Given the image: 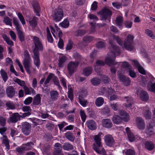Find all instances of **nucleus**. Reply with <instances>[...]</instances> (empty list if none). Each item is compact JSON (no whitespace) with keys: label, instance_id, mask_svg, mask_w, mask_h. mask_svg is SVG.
Instances as JSON below:
<instances>
[{"label":"nucleus","instance_id":"1","mask_svg":"<svg viewBox=\"0 0 155 155\" xmlns=\"http://www.w3.org/2000/svg\"><path fill=\"white\" fill-rule=\"evenodd\" d=\"M109 43L110 45V48H112V51L108 53V56L106 58L105 61L107 65L111 66L117 64V63L115 61V59L116 54L117 55H120V50L117 46L113 43L112 41H110Z\"/></svg>","mask_w":155,"mask_h":155},{"label":"nucleus","instance_id":"2","mask_svg":"<svg viewBox=\"0 0 155 155\" xmlns=\"http://www.w3.org/2000/svg\"><path fill=\"white\" fill-rule=\"evenodd\" d=\"M24 59L23 63L24 68L28 74H30L31 71L30 70L31 59L30 55L27 50H25L24 53Z\"/></svg>","mask_w":155,"mask_h":155},{"label":"nucleus","instance_id":"3","mask_svg":"<svg viewBox=\"0 0 155 155\" xmlns=\"http://www.w3.org/2000/svg\"><path fill=\"white\" fill-rule=\"evenodd\" d=\"M134 37L130 35H127V38L124 41V46L127 50L130 51L133 50L134 47Z\"/></svg>","mask_w":155,"mask_h":155},{"label":"nucleus","instance_id":"4","mask_svg":"<svg viewBox=\"0 0 155 155\" xmlns=\"http://www.w3.org/2000/svg\"><path fill=\"white\" fill-rule=\"evenodd\" d=\"M32 37V41L35 46V48L33 50V53L36 52H39V51H42L43 46L40 38L36 36H33Z\"/></svg>","mask_w":155,"mask_h":155},{"label":"nucleus","instance_id":"5","mask_svg":"<svg viewBox=\"0 0 155 155\" xmlns=\"http://www.w3.org/2000/svg\"><path fill=\"white\" fill-rule=\"evenodd\" d=\"M97 13L101 15V20H107L109 22L110 21V17L112 15V13L109 9L104 8Z\"/></svg>","mask_w":155,"mask_h":155},{"label":"nucleus","instance_id":"6","mask_svg":"<svg viewBox=\"0 0 155 155\" xmlns=\"http://www.w3.org/2000/svg\"><path fill=\"white\" fill-rule=\"evenodd\" d=\"M64 15V13L62 10L58 8L54 10L52 14L53 19L57 22L60 21Z\"/></svg>","mask_w":155,"mask_h":155},{"label":"nucleus","instance_id":"7","mask_svg":"<svg viewBox=\"0 0 155 155\" xmlns=\"http://www.w3.org/2000/svg\"><path fill=\"white\" fill-rule=\"evenodd\" d=\"M102 135V133H99L97 135L94 136V139L95 141V143L93 144V149L94 150H97V149L99 148H101L102 147L101 142V136Z\"/></svg>","mask_w":155,"mask_h":155},{"label":"nucleus","instance_id":"8","mask_svg":"<svg viewBox=\"0 0 155 155\" xmlns=\"http://www.w3.org/2000/svg\"><path fill=\"white\" fill-rule=\"evenodd\" d=\"M24 116L20 115L18 113L12 114L8 118L7 122L8 123H15L20 120V118H24Z\"/></svg>","mask_w":155,"mask_h":155},{"label":"nucleus","instance_id":"9","mask_svg":"<svg viewBox=\"0 0 155 155\" xmlns=\"http://www.w3.org/2000/svg\"><path fill=\"white\" fill-rule=\"evenodd\" d=\"M79 63V62L76 61L75 62L71 61L68 64L67 68L70 76L74 73L78 66Z\"/></svg>","mask_w":155,"mask_h":155},{"label":"nucleus","instance_id":"10","mask_svg":"<svg viewBox=\"0 0 155 155\" xmlns=\"http://www.w3.org/2000/svg\"><path fill=\"white\" fill-rule=\"evenodd\" d=\"M31 130V125L29 123L25 122L21 123L22 132L25 135L28 136L29 135Z\"/></svg>","mask_w":155,"mask_h":155},{"label":"nucleus","instance_id":"11","mask_svg":"<svg viewBox=\"0 0 155 155\" xmlns=\"http://www.w3.org/2000/svg\"><path fill=\"white\" fill-rule=\"evenodd\" d=\"M104 139L106 145L109 147H112L115 144V141L111 135L107 134L105 136Z\"/></svg>","mask_w":155,"mask_h":155},{"label":"nucleus","instance_id":"12","mask_svg":"<svg viewBox=\"0 0 155 155\" xmlns=\"http://www.w3.org/2000/svg\"><path fill=\"white\" fill-rule=\"evenodd\" d=\"M118 77L120 81L122 82L124 85L127 86L130 85L131 80L129 78L120 74L118 75Z\"/></svg>","mask_w":155,"mask_h":155},{"label":"nucleus","instance_id":"13","mask_svg":"<svg viewBox=\"0 0 155 155\" xmlns=\"http://www.w3.org/2000/svg\"><path fill=\"white\" fill-rule=\"evenodd\" d=\"M147 90L150 91L155 93V78L152 76L147 86Z\"/></svg>","mask_w":155,"mask_h":155},{"label":"nucleus","instance_id":"14","mask_svg":"<svg viewBox=\"0 0 155 155\" xmlns=\"http://www.w3.org/2000/svg\"><path fill=\"white\" fill-rule=\"evenodd\" d=\"M136 124L137 127L140 130H143L145 126V124L144 120L141 117H137L136 120Z\"/></svg>","mask_w":155,"mask_h":155},{"label":"nucleus","instance_id":"15","mask_svg":"<svg viewBox=\"0 0 155 155\" xmlns=\"http://www.w3.org/2000/svg\"><path fill=\"white\" fill-rule=\"evenodd\" d=\"M38 19V18L36 16H34L33 18H32L28 16L27 17L26 20L27 21H28L31 26L32 28H35L37 25Z\"/></svg>","mask_w":155,"mask_h":155},{"label":"nucleus","instance_id":"16","mask_svg":"<svg viewBox=\"0 0 155 155\" xmlns=\"http://www.w3.org/2000/svg\"><path fill=\"white\" fill-rule=\"evenodd\" d=\"M33 53V55L32 57L33 59L34 64L36 67L39 68L41 64L39 58V53L36 52Z\"/></svg>","mask_w":155,"mask_h":155},{"label":"nucleus","instance_id":"17","mask_svg":"<svg viewBox=\"0 0 155 155\" xmlns=\"http://www.w3.org/2000/svg\"><path fill=\"white\" fill-rule=\"evenodd\" d=\"M6 92L7 96L10 98L14 97L16 93L15 88L12 86L8 87L6 89Z\"/></svg>","mask_w":155,"mask_h":155},{"label":"nucleus","instance_id":"18","mask_svg":"<svg viewBox=\"0 0 155 155\" xmlns=\"http://www.w3.org/2000/svg\"><path fill=\"white\" fill-rule=\"evenodd\" d=\"M86 125L87 127L91 130H95L97 129L96 123L93 120H87L86 122Z\"/></svg>","mask_w":155,"mask_h":155},{"label":"nucleus","instance_id":"19","mask_svg":"<svg viewBox=\"0 0 155 155\" xmlns=\"http://www.w3.org/2000/svg\"><path fill=\"white\" fill-rule=\"evenodd\" d=\"M124 98L127 102L125 105V107L131 108L134 104L133 98L130 96L125 97Z\"/></svg>","mask_w":155,"mask_h":155},{"label":"nucleus","instance_id":"20","mask_svg":"<svg viewBox=\"0 0 155 155\" xmlns=\"http://www.w3.org/2000/svg\"><path fill=\"white\" fill-rule=\"evenodd\" d=\"M102 122L103 126L107 128H110L112 127L113 125L111 120L108 119H103Z\"/></svg>","mask_w":155,"mask_h":155},{"label":"nucleus","instance_id":"21","mask_svg":"<svg viewBox=\"0 0 155 155\" xmlns=\"http://www.w3.org/2000/svg\"><path fill=\"white\" fill-rule=\"evenodd\" d=\"M22 110L24 112H26L23 114L22 115L24 116V118L30 116L31 114V110L29 106H25L22 107Z\"/></svg>","mask_w":155,"mask_h":155},{"label":"nucleus","instance_id":"22","mask_svg":"<svg viewBox=\"0 0 155 155\" xmlns=\"http://www.w3.org/2000/svg\"><path fill=\"white\" fill-rule=\"evenodd\" d=\"M32 6L34 12L36 14V15L40 16V12L41 11L40 7L37 2H35L32 3Z\"/></svg>","mask_w":155,"mask_h":155},{"label":"nucleus","instance_id":"23","mask_svg":"<svg viewBox=\"0 0 155 155\" xmlns=\"http://www.w3.org/2000/svg\"><path fill=\"white\" fill-rule=\"evenodd\" d=\"M139 96L141 100L143 101L148 100L149 98L147 92L143 91H142L140 92Z\"/></svg>","mask_w":155,"mask_h":155},{"label":"nucleus","instance_id":"24","mask_svg":"<svg viewBox=\"0 0 155 155\" xmlns=\"http://www.w3.org/2000/svg\"><path fill=\"white\" fill-rule=\"evenodd\" d=\"M145 147L147 150H151L154 149L155 146L152 141H146L145 143Z\"/></svg>","mask_w":155,"mask_h":155},{"label":"nucleus","instance_id":"25","mask_svg":"<svg viewBox=\"0 0 155 155\" xmlns=\"http://www.w3.org/2000/svg\"><path fill=\"white\" fill-rule=\"evenodd\" d=\"M41 99L40 94H38L34 97L32 104H31V105H38L40 104L41 103Z\"/></svg>","mask_w":155,"mask_h":155},{"label":"nucleus","instance_id":"26","mask_svg":"<svg viewBox=\"0 0 155 155\" xmlns=\"http://www.w3.org/2000/svg\"><path fill=\"white\" fill-rule=\"evenodd\" d=\"M51 146L49 145L46 144L44 145L42 149L43 153L46 154L47 155H51Z\"/></svg>","mask_w":155,"mask_h":155},{"label":"nucleus","instance_id":"27","mask_svg":"<svg viewBox=\"0 0 155 155\" xmlns=\"http://www.w3.org/2000/svg\"><path fill=\"white\" fill-rule=\"evenodd\" d=\"M23 88L25 95L30 94L31 93L33 94H35L36 93L35 91L31 87L28 88L26 85H25L24 86Z\"/></svg>","mask_w":155,"mask_h":155},{"label":"nucleus","instance_id":"28","mask_svg":"<svg viewBox=\"0 0 155 155\" xmlns=\"http://www.w3.org/2000/svg\"><path fill=\"white\" fill-rule=\"evenodd\" d=\"M119 114L121 115L122 119L124 121H127L129 120V116L127 114V113L123 110H120L119 111Z\"/></svg>","mask_w":155,"mask_h":155},{"label":"nucleus","instance_id":"29","mask_svg":"<svg viewBox=\"0 0 155 155\" xmlns=\"http://www.w3.org/2000/svg\"><path fill=\"white\" fill-rule=\"evenodd\" d=\"M66 138L69 140L74 142L75 140V137L73 134L70 131L67 132L65 134Z\"/></svg>","mask_w":155,"mask_h":155},{"label":"nucleus","instance_id":"30","mask_svg":"<svg viewBox=\"0 0 155 155\" xmlns=\"http://www.w3.org/2000/svg\"><path fill=\"white\" fill-rule=\"evenodd\" d=\"M67 60V57L65 56H62L59 58L58 59V66L60 68L63 67L64 64Z\"/></svg>","mask_w":155,"mask_h":155},{"label":"nucleus","instance_id":"31","mask_svg":"<svg viewBox=\"0 0 155 155\" xmlns=\"http://www.w3.org/2000/svg\"><path fill=\"white\" fill-rule=\"evenodd\" d=\"M104 103V98L101 97H99L97 98L95 100V105L98 107L102 106Z\"/></svg>","mask_w":155,"mask_h":155},{"label":"nucleus","instance_id":"32","mask_svg":"<svg viewBox=\"0 0 155 155\" xmlns=\"http://www.w3.org/2000/svg\"><path fill=\"white\" fill-rule=\"evenodd\" d=\"M28 149L26 147H24L23 146L17 147L15 150L20 154L22 155L24 153L25 151L28 150Z\"/></svg>","mask_w":155,"mask_h":155},{"label":"nucleus","instance_id":"33","mask_svg":"<svg viewBox=\"0 0 155 155\" xmlns=\"http://www.w3.org/2000/svg\"><path fill=\"white\" fill-rule=\"evenodd\" d=\"M122 120H123L122 118L117 115H114L112 118L113 122L116 124H120Z\"/></svg>","mask_w":155,"mask_h":155},{"label":"nucleus","instance_id":"34","mask_svg":"<svg viewBox=\"0 0 155 155\" xmlns=\"http://www.w3.org/2000/svg\"><path fill=\"white\" fill-rule=\"evenodd\" d=\"M3 138L2 139V143L6 147V149L9 150L10 149L9 140L6 135H3Z\"/></svg>","mask_w":155,"mask_h":155},{"label":"nucleus","instance_id":"35","mask_svg":"<svg viewBox=\"0 0 155 155\" xmlns=\"http://www.w3.org/2000/svg\"><path fill=\"white\" fill-rule=\"evenodd\" d=\"M62 148L64 150H72L74 148L73 145L69 143H65L63 146Z\"/></svg>","mask_w":155,"mask_h":155},{"label":"nucleus","instance_id":"36","mask_svg":"<svg viewBox=\"0 0 155 155\" xmlns=\"http://www.w3.org/2000/svg\"><path fill=\"white\" fill-rule=\"evenodd\" d=\"M58 93L56 91L53 90L50 92L51 98L53 100H56L58 97Z\"/></svg>","mask_w":155,"mask_h":155},{"label":"nucleus","instance_id":"37","mask_svg":"<svg viewBox=\"0 0 155 155\" xmlns=\"http://www.w3.org/2000/svg\"><path fill=\"white\" fill-rule=\"evenodd\" d=\"M54 147L55 149L54 152L57 153H61L62 150V147L61 145L59 143H55Z\"/></svg>","mask_w":155,"mask_h":155},{"label":"nucleus","instance_id":"38","mask_svg":"<svg viewBox=\"0 0 155 155\" xmlns=\"http://www.w3.org/2000/svg\"><path fill=\"white\" fill-rule=\"evenodd\" d=\"M7 110H14L15 108V106L14 103L10 101L7 102L5 104Z\"/></svg>","mask_w":155,"mask_h":155},{"label":"nucleus","instance_id":"39","mask_svg":"<svg viewBox=\"0 0 155 155\" xmlns=\"http://www.w3.org/2000/svg\"><path fill=\"white\" fill-rule=\"evenodd\" d=\"M21 29L17 30L16 31L18 38H19L21 42H22L25 40V37L23 33L21 30Z\"/></svg>","mask_w":155,"mask_h":155},{"label":"nucleus","instance_id":"40","mask_svg":"<svg viewBox=\"0 0 155 155\" xmlns=\"http://www.w3.org/2000/svg\"><path fill=\"white\" fill-rule=\"evenodd\" d=\"M96 65L95 66V70L97 72L99 71V69H98V67L100 66H104L105 64L103 61L97 60L96 62Z\"/></svg>","mask_w":155,"mask_h":155},{"label":"nucleus","instance_id":"41","mask_svg":"<svg viewBox=\"0 0 155 155\" xmlns=\"http://www.w3.org/2000/svg\"><path fill=\"white\" fill-rule=\"evenodd\" d=\"M116 23L117 25L119 27H121L123 23V19L122 17L121 16H118L116 18Z\"/></svg>","mask_w":155,"mask_h":155},{"label":"nucleus","instance_id":"42","mask_svg":"<svg viewBox=\"0 0 155 155\" xmlns=\"http://www.w3.org/2000/svg\"><path fill=\"white\" fill-rule=\"evenodd\" d=\"M145 33L147 36L150 37L152 39H155V35L151 30L149 29H146L145 30Z\"/></svg>","mask_w":155,"mask_h":155},{"label":"nucleus","instance_id":"43","mask_svg":"<svg viewBox=\"0 0 155 155\" xmlns=\"http://www.w3.org/2000/svg\"><path fill=\"white\" fill-rule=\"evenodd\" d=\"M91 82L93 85L96 86L101 83V80L98 78H94L91 80Z\"/></svg>","mask_w":155,"mask_h":155},{"label":"nucleus","instance_id":"44","mask_svg":"<svg viewBox=\"0 0 155 155\" xmlns=\"http://www.w3.org/2000/svg\"><path fill=\"white\" fill-rule=\"evenodd\" d=\"M3 21L6 25L12 26V19H10L8 17L6 16L4 17Z\"/></svg>","mask_w":155,"mask_h":155},{"label":"nucleus","instance_id":"45","mask_svg":"<svg viewBox=\"0 0 155 155\" xmlns=\"http://www.w3.org/2000/svg\"><path fill=\"white\" fill-rule=\"evenodd\" d=\"M0 74L5 82L8 79L7 73L3 69H2L0 71Z\"/></svg>","mask_w":155,"mask_h":155},{"label":"nucleus","instance_id":"46","mask_svg":"<svg viewBox=\"0 0 155 155\" xmlns=\"http://www.w3.org/2000/svg\"><path fill=\"white\" fill-rule=\"evenodd\" d=\"M73 42L71 40H69L66 47V51H69L71 49L73 48Z\"/></svg>","mask_w":155,"mask_h":155},{"label":"nucleus","instance_id":"47","mask_svg":"<svg viewBox=\"0 0 155 155\" xmlns=\"http://www.w3.org/2000/svg\"><path fill=\"white\" fill-rule=\"evenodd\" d=\"M13 23L16 26L15 28L16 30L21 29L18 19L16 17H14L13 18Z\"/></svg>","mask_w":155,"mask_h":155},{"label":"nucleus","instance_id":"48","mask_svg":"<svg viewBox=\"0 0 155 155\" xmlns=\"http://www.w3.org/2000/svg\"><path fill=\"white\" fill-rule=\"evenodd\" d=\"M92 72L91 68L88 67L85 68L83 70V73L86 76H88Z\"/></svg>","mask_w":155,"mask_h":155},{"label":"nucleus","instance_id":"49","mask_svg":"<svg viewBox=\"0 0 155 155\" xmlns=\"http://www.w3.org/2000/svg\"><path fill=\"white\" fill-rule=\"evenodd\" d=\"M79 102L80 104L83 107H85L87 103V101L81 96L78 97Z\"/></svg>","mask_w":155,"mask_h":155},{"label":"nucleus","instance_id":"50","mask_svg":"<svg viewBox=\"0 0 155 155\" xmlns=\"http://www.w3.org/2000/svg\"><path fill=\"white\" fill-rule=\"evenodd\" d=\"M61 26L64 28H67L69 25V21L67 19H65L60 24Z\"/></svg>","mask_w":155,"mask_h":155},{"label":"nucleus","instance_id":"51","mask_svg":"<svg viewBox=\"0 0 155 155\" xmlns=\"http://www.w3.org/2000/svg\"><path fill=\"white\" fill-rule=\"evenodd\" d=\"M97 150H94L97 153L99 154H101L102 155H106V152L104 148L102 147L101 148H99L97 149Z\"/></svg>","mask_w":155,"mask_h":155},{"label":"nucleus","instance_id":"52","mask_svg":"<svg viewBox=\"0 0 155 155\" xmlns=\"http://www.w3.org/2000/svg\"><path fill=\"white\" fill-rule=\"evenodd\" d=\"M53 81L54 84L58 86L59 89L61 88V87L59 84L58 78L56 76H54L53 79Z\"/></svg>","mask_w":155,"mask_h":155},{"label":"nucleus","instance_id":"53","mask_svg":"<svg viewBox=\"0 0 155 155\" xmlns=\"http://www.w3.org/2000/svg\"><path fill=\"white\" fill-rule=\"evenodd\" d=\"M18 17L23 25L25 24V21L24 17L21 13L18 12L17 14Z\"/></svg>","mask_w":155,"mask_h":155},{"label":"nucleus","instance_id":"54","mask_svg":"<svg viewBox=\"0 0 155 155\" xmlns=\"http://www.w3.org/2000/svg\"><path fill=\"white\" fill-rule=\"evenodd\" d=\"M144 115L145 118L147 119H150L151 118V113L150 110L148 109L146 110L144 112Z\"/></svg>","mask_w":155,"mask_h":155},{"label":"nucleus","instance_id":"55","mask_svg":"<svg viewBox=\"0 0 155 155\" xmlns=\"http://www.w3.org/2000/svg\"><path fill=\"white\" fill-rule=\"evenodd\" d=\"M14 81L17 84H18L19 85L21 86H23L24 87V86H25V81H21L20 79L16 78L14 80Z\"/></svg>","mask_w":155,"mask_h":155},{"label":"nucleus","instance_id":"56","mask_svg":"<svg viewBox=\"0 0 155 155\" xmlns=\"http://www.w3.org/2000/svg\"><path fill=\"white\" fill-rule=\"evenodd\" d=\"M127 135L128 139L130 142H132L135 141V137L133 133H128Z\"/></svg>","mask_w":155,"mask_h":155},{"label":"nucleus","instance_id":"57","mask_svg":"<svg viewBox=\"0 0 155 155\" xmlns=\"http://www.w3.org/2000/svg\"><path fill=\"white\" fill-rule=\"evenodd\" d=\"M146 133L150 136L153 135L154 134V132L153 128L147 127L146 131Z\"/></svg>","mask_w":155,"mask_h":155},{"label":"nucleus","instance_id":"58","mask_svg":"<svg viewBox=\"0 0 155 155\" xmlns=\"http://www.w3.org/2000/svg\"><path fill=\"white\" fill-rule=\"evenodd\" d=\"M83 41L86 43H90L93 40V38L90 36H85L83 38Z\"/></svg>","mask_w":155,"mask_h":155},{"label":"nucleus","instance_id":"59","mask_svg":"<svg viewBox=\"0 0 155 155\" xmlns=\"http://www.w3.org/2000/svg\"><path fill=\"white\" fill-rule=\"evenodd\" d=\"M105 44L104 41H100L97 42L96 43V46L97 48H101L105 47Z\"/></svg>","mask_w":155,"mask_h":155},{"label":"nucleus","instance_id":"60","mask_svg":"<svg viewBox=\"0 0 155 155\" xmlns=\"http://www.w3.org/2000/svg\"><path fill=\"white\" fill-rule=\"evenodd\" d=\"M101 78L103 82L104 83H107L110 81V78L106 75H103Z\"/></svg>","mask_w":155,"mask_h":155},{"label":"nucleus","instance_id":"61","mask_svg":"<svg viewBox=\"0 0 155 155\" xmlns=\"http://www.w3.org/2000/svg\"><path fill=\"white\" fill-rule=\"evenodd\" d=\"M33 101V98L31 97H28L26 98L24 101V103L25 105L30 104Z\"/></svg>","mask_w":155,"mask_h":155},{"label":"nucleus","instance_id":"62","mask_svg":"<svg viewBox=\"0 0 155 155\" xmlns=\"http://www.w3.org/2000/svg\"><path fill=\"white\" fill-rule=\"evenodd\" d=\"M76 36H82L86 33V31L84 30L80 29L76 32Z\"/></svg>","mask_w":155,"mask_h":155},{"label":"nucleus","instance_id":"63","mask_svg":"<svg viewBox=\"0 0 155 155\" xmlns=\"http://www.w3.org/2000/svg\"><path fill=\"white\" fill-rule=\"evenodd\" d=\"M129 75L130 77L133 78H135L136 77V74L134 71L132 70L131 69H129L128 70Z\"/></svg>","mask_w":155,"mask_h":155},{"label":"nucleus","instance_id":"64","mask_svg":"<svg viewBox=\"0 0 155 155\" xmlns=\"http://www.w3.org/2000/svg\"><path fill=\"white\" fill-rule=\"evenodd\" d=\"M125 155H135L134 150L131 149H127L125 153Z\"/></svg>","mask_w":155,"mask_h":155}]
</instances>
